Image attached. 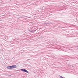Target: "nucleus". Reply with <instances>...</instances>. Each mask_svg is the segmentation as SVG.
<instances>
[{
    "label": "nucleus",
    "instance_id": "obj_1",
    "mask_svg": "<svg viewBox=\"0 0 78 78\" xmlns=\"http://www.w3.org/2000/svg\"><path fill=\"white\" fill-rule=\"evenodd\" d=\"M21 71H22V72H26V73H28V71L26 70L25 69H21L20 70Z\"/></svg>",
    "mask_w": 78,
    "mask_h": 78
},
{
    "label": "nucleus",
    "instance_id": "obj_2",
    "mask_svg": "<svg viewBox=\"0 0 78 78\" xmlns=\"http://www.w3.org/2000/svg\"><path fill=\"white\" fill-rule=\"evenodd\" d=\"M12 69H14L15 68H16L17 67V66L16 65H12L11 66Z\"/></svg>",
    "mask_w": 78,
    "mask_h": 78
},
{
    "label": "nucleus",
    "instance_id": "obj_3",
    "mask_svg": "<svg viewBox=\"0 0 78 78\" xmlns=\"http://www.w3.org/2000/svg\"><path fill=\"white\" fill-rule=\"evenodd\" d=\"M7 69H12V67L11 66H9L7 67Z\"/></svg>",
    "mask_w": 78,
    "mask_h": 78
},
{
    "label": "nucleus",
    "instance_id": "obj_4",
    "mask_svg": "<svg viewBox=\"0 0 78 78\" xmlns=\"http://www.w3.org/2000/svg\"><path fill=\"white\" fill-rule=\"evenodd\" d=\"M35 31H36V30H33L32 33H34V32H35Z\"/></svg>",
    "mask_w": 78,
    "mask_h": 78
},
{
    "label": "nucleus",
    "instance_id": "obj_5",
    "mask_svg": "<svg viewBox=\"0 0 78 78\" xmlns=\"http://www.w3.org/2000/svg\"><path fill=\"white\" fill-rule=\"evenodd\" d=\"M32 31H33V30H30V31L32 33Z\"/></svg>",
    "mask_w": 78,
    "mask_h": 78
},
{
    "label": "nucleus",
    "instance_id": "obj_6",
    "mask_svg": "<svg viewBox=\"0 0 78 78\" xmlns=\"http://www.w3.org/2000/svg\"><path fill=\"white\" fill-rule=\"evenodd\" d=\"M9 76H11V75H9Z\"/></svg>",
    "mask_w": 78,
    "mask_h": 78
},
{
    "label": "nucleus",
    "instance_id": "obj_7",
    "mask_svg": "<svg viewBox=\"0 0 78 78\" xmlns=\"http://www.w3.org/2000/svg\"><path fill=\"white\" fill-rule=\"evenodd\" d=\"M44 7H45L44 6L43 7V8H44Z\"/></svg>",
    "mask_w": 78,
    "mask_h": 78
},
{
    "label": "nucleus",
    "instance_id": "obj_8",
    "mask_svg": "<svg viewBox=\"0 0 78 78\" xmlns=\"http://www.w3.org/2000/svg\"><path fill=\"white\" fill-rule=\"evenodd\" d=\"M47 24H49V23H47Z\"/></svg>",
    "mask_w": 78,
    "mask_h": 78
}]
</instances>
